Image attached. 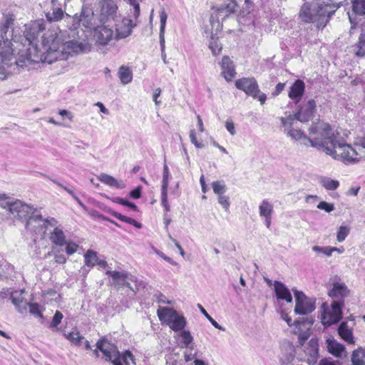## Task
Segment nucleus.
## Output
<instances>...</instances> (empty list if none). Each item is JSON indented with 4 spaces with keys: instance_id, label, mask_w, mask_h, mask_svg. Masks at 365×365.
Here are the masks:
<instances>
[{
    "instance_id": "obj_32",
    "label": "nucleus",
    "mask_w": 365,
    "mask_h": 365,
    "mask_svg": "<svg viewBox=\"0 0 365 365\" xmlns=\"http://www.w3.org/2000/svg\"><path fill=\"white\" fill-rule=\"evenodd\" d=\"M353 365H365V349L359 347L354 350L351 354Z\"/></svg>"
},
{
    "instance_id": "obj_60",
    "label": "nucleus",
    "mask_w": 365,
    "mask_h": 365,
    "mask_svg": "<svg viewBox=\"0 0 365 365\" xmlns=\"http://www.w3.org/2000/svg\"><path fill=\"white\" fill-rule=\"evenodd\" d=\"M58 113L63 118H67L69 122H71L73 120V116L71 112L66 110H60Z\"/></svg>"
},
{
    "instance_id": "obj_37",
    "label": "nucleus",
    "mask_w": 365,
    "mask_h": 365,
    "mask_svg": "<svg viewBox=\"0 0 365 365\" xmlns=\"http://www.w3.org/2000/svg\"><path fill=\"white\" fill-rule=\"evenodd\" d=\"M328 350L332 355L339 357L342 355L344 351V346L336 341H329Z\"/></svg>"
},
{
    "instance_id": "obj_59",
    "label": "nucleus",
    "mask_w": 365,
    "mask_h": 365,
    "mask_svg": "<svg viewBox=\"0 0 365 365\" xmlns=\"http://www.w3.org/2000/svg\"><path fill=\"white\" fill-rule=\"evenodd\" d=\"M142 189L140 186L130 192V196L133 199H138L141 197Z\"/></svg>"
},
{
    "instance_id": "obj_30",
    "label": "nucleus",
    "mask_w": 365,
    "mask_h": 365,
    "mask_svg": "<svg viewBox=\"0 0 365 365\" xmlns=\"http://www.w3.org/2000/svg\"><path fill=\"white\" fill-rule=\"evenodd\" d=\"M273 212V205L268 200H263L259 206V216L263 218L272 217Z\"/></svg>"
},
{
    "instance_id": "obj_29",
    "label": "nucleus",
    "mask_w": 365,
    "mask_h": 365,
    "mask_svg": "<svg viewBox=\"0 0 365 365\" xmlns=\"http://www.w3.org/2000/svg\"><path fill=\"white\" fill-rule=\"evenodd\" d=\"M50 240L52 243L63 246L66 244V236L62 230L55 227L53 232H51Z\"/></svg>"
},
{
    "instance_id": "obj_8",
    "label": "nucleus",
    "mask_w": 365,
    "mask_h": 365,
    "mask_svg": "<svg viewBox=\"0 0 365 365\" xmlns=\"http://www.w3.org/2000/svg\"><path fill=\"white\" fill-rule=\"evenodd\" d=\"M158 316L161 322L168 325L175 332L184 329L187 324L185 318L173 308L158 309Z\"/></svg>"
},
{
    "instance_id": "obj_56",
    "label": "nucleus",
    "mask_w": 365,
    "mask_h": 365,
    "mask_svg": "<svg viewBox=\"0 0 365 365\" xmlns=\"http://www.w3.org/2000/svg\"><path fill=\"white\" fill-rule=\"evenodd\" d=\"M161 202L166 212L170 211V205L168 202V192H161Z\"/></svg>"
},
{
    "instance_id": "obj_16",
    "label": "nucleus",
    "mask_w": 365,
    "mask_h": 365,
    "mask_svg": "<svg viewBox=\"0 0 365 365\" xmlns=\"http://www.w3.org/2000/svg\"><path fill=\"white\" fill-rule=\"evenodd\" d=\"M96 348L105 356V359L113 364L117 359H120V353L117 346L103 338L96 343Z\"/></svg>"
},
{
    "instance_id": "obj_21",
    "label": "nucleus",
    "mask_w": 365,
    "mask_h": 365,
    "mask_svg": "<svg viewBox=\"0 0 365 365\" xmlns=\"http://www.w3.org/2000/svg\"><path fill=\"white\" fill-rule=\"evenodd\" d=\"M220 66L222 75L227 81H231L236 74L233 61L228 56H225L221 61Z\"/></svg>"
},
{
    "instance_id": "obj_55",
    "label": "nucleus",
    "mask_w": 365,
    "mask_h": 365,
    "mask_svg": "<svg viewBox=\"0 0 365 365\" xmlns=\"http://www.w3.org/2000/svg\"><path fill=\"white\" fill-rule=\"evenodd\" d=\"M128 359L134 363V356L130 351H125L123 354H120V361L122 360L126 365H129Z\"/></svg>"
},
{
    "instance_id": "obj_13",
    "label": "nucleus",
    "mask_w": 365,
    "mask_h": 365,
    "mask_svg": "<svg viewBox=\"0 0 365 365\" xmlns=\"http://www.w3.org/2000/svg\"><path fill=\"white\" fill-rule=\"evenodd\" d=\"M295 297L294 312L297 314H308L312 313L316 308L315 298L307 297L302 291L292 289Z\"/></svg>"
},
{
    "instance_id": "obj_54",
    "label": "nucleus",
    "mask_w": 365,
    "mask_h": 365,
    "mask_svg": "<svg viewBox=\"0 0 365 365\" xmlns=\"http://www.w3.org/2000/svg\"><path fill=\"white\" fill-rule=\"evenodd\" d=\"M190 141L197 148H202L204 147V144L197 140L196 133L194 130H191L190 132Z\"/></svg>"
},
{
    "instance_id": "obj_39",
    "label": "nucleus",
    "mask_w": 365,
    "mask_h": 365,
    "mask_svg": "<svg viewBox=\"0 0 365 365\" xmlns=\"http://www.w3.org/2000/svg\"><path fill=\"white\" fill-rule=\"evenodd\" d=\"M85 258V264L90 267H93L96 264L98 256L97 252L92 250H88L86 254L84 255Z\"/></svg>"
},
{
    "instance_id": "obj_14",
    "label": "nucleus",
    "mask_w": 365,
    "mask_h": 365,
    "mask_svg": "<svg viewBox=\"0 0 365 365\" xmlns=\"http://www.w3.org/2000/svg\"><path fill=\"white\" fill-rule=\"evenodd\" d=\"M99 20L101 23H112L117 18L118 6L113 0H97Z\"/></svg>"
},
{
    "instance_id": "obj_15",
    "label": "nucleus",
    "mask_w": 365,
    "mask_h": 365,
    "mask_svg": "<svg viewBox=\"0 0 365 365\" xmlns=\"http://www.w3.org/2000/svg\"><path fill=\"white\" fill-rule=\"evenodd\" d=\"M112 23H102L97 26L93 30V36L96 42L102 46L107 45L111 40L115 38Z\"/></svg>"
},
{
    "instance_id": "obj_35",
    "label": "nucleus",
    "mask_w": 365,
    "mask_h": 365,
    "mask_svg": "<svg viewBox=\"0 0 365 365\" xmlns=\"http://www.w3.org/2000/svg\"><path fill=\"white\" fill-rule=\"evenodd\" d=\"M356 56L359 57L365 56V34H361L357 43L352 46Z\"/></svg>"
},
{
    "instance_id": "obj_38",
    "label": "nucleus",
    "mask_w": 365,
    "mask_h": 365,
    "mask_svg": "<svg viewBox=\"0 0 365 365\" xmlns=\"http://www.w3.org/2000/svg\"><path fill=\"white\" fill-rule=\"evenodd\" d=\"M322 185L327 190H335L339 186V182L328 177H324L321 179Z\"/></svg>"
},
{
    "instance_id": "obj_50",
    "label": "nucleus",
    "mask_w": 365,
    "mask_h": 365,
    "mask_svg": "<svg viewBox=\"0 0 365 365\" xmlns=\"http://www.w3.org/2000/svg\"><path fill=\"white\" fill-rule=\"evenodd\" d=\"M63 317V314L59 311H56L54 314V316L53 317L50 327H57V326L61 322Z\"/></svg>"
},
{
    "instance_id": "obj_42",
    "label": "nucleus",
    "mask_w": 365,
    "mask_h": 365,
    "mask_svg": "<svg viewBox=\"0 0 365 365\" xmlns=\"http://www.w3.org/2000/svg\"><path fill=\"white\" fill-rule=\"evenodd\" d=\"M352 10L356 14H365V0H354L352 4Z\"/></svg>"
},
{
    "instance_id": "obj_12",
    "label": "nucleus",
    "mask_w": 365,
    "mask_h": 365,
    "mask_svg": "<svg viewBox=\"0 0 365 365\" xmlns=\"http://www.w3.org/2000/svg\"><path fill=\"white\" fill-rule=\"evenodd\" d=\"M57 221L54 218L43 219L37 211L34 212L25 224V228L35 234H45L48 225L56 226Z\"/></svg>"
},
{
    "instance_id": "obj_4",
    "label": "nucleus",
    "mask_w": 365,
    "mask_h": 365,
    "mask_svg": "<svg viewBox=\"0 0 365 365\" xmlns=\"http://www.w3.org/2000/svg\"><path fill=\"white\" fill-rule=\"evenodd\" d=\"M14 19L7 17L5 21L0 24V81L5 80L9 76L16 73L19 67L24 66L22 61H17L12 55L11 43L4 39V34L9 31L11 27Z\"/></svg>"
},
{
    "instance_id": "obj_7",
    "label": "nucleus",
    "mask_w": 365,
    "mask_h": 365,
    "mask_svg": "<svg viewBox=\"0 0 365 365\" xmlns=\"http://www.w3.org/2000/svg\"><path fill=\"white\" fill-rule=\"evenodd\" d=\"M106 273L111 277L112 284L117 289L126 287L135 294L140 289L145 287L144 282L142 280H139L135 276L127 272L108 270Z\"/></svg>"
},
{
    "instance_id": "obj_10",
    "label": "nucleus",
    "mask_w": 365,
    "mask_h": 365,
    "mask_svg": "<svg viewBox=\"0 0 365 365\" xmlns=\"http://www.w3.org/2000/svg\"><path fill=\"white\" fill-rule=\"evenodd\" d=\"M344 304L342 301L332 302L330 307H327L326 304H323L322 309V323L324 326H331L338 323L342 317V309Z\"/></svg>"
},
{
    "instance_id": "obj_44",
    "label": "nucleus",
    "mask_w": 365,
    "mask_h": 365,
    "mask_svg": "<svg viewBox=\"0 0 365 365\" xmlns=\"http://www.w3.org/2000/svg\"><path fill=\"white\" fill-rule=\"evenodd\" d=\"M169 175L170 171L168 166L165 163L163 166V175L162 180L161 192H168V187L169 184Z\"/></svg>"
},
{
    "instance_id": "obj_25",
    "label": "nucleus",
    "mask_w": 365,
    "mask_h": 365,
    "mask_svg": "<svg viewBox=\"0 0 365 365\" xmlns=\"http://www.w3.org/2000/svg\"><path fill=\"white\" fill-rule=\"evenodd\" d=\"M23 292V290L15 291L13 292L11 294V299L12 303L16 307L17 310L21 314L26 312L27 305L29 304V302H27L26 300H24V298L21 297Z\"/></svg>"
},
{
    "instance_id": "obj_41",
    "label": "nucleus",
    "mask_w": 365,
    "mask_h": 365,
    "mask_svg": "<svg viewBox=\"0 0 365 365\" xmlns=\"http://www.w3.org/2000/svg\"><path fill=\"white\" fill-rule=\"evenodd\" d=\"M197 307L200 309V312L208 319V321L212 324V325L217 329L225 331V328L220 325L204 309V307L200 304H197Z\"/></svg>"
},
{
    "instance_id": "obj_31",
    "label": "nucleus",
    "mask_w": 365,
    "mask_h": 365,
    "mask_svg": "<svg viewBox=\"0 0 365 365\" xmlns=\"http://www.w3.org/2000/svg\"><path fill=\"white\" fill-rule=\"evenodd\" d=\"M217 31L219 30L216 29V34H213L211 33L210 36L209 48L214 56L220 54L222 49V44L219 42L218 37L216 36Z\"/></svg>"
},
{
    "instance_id": "obj_33",
    "label": "nucleus",
    "mask_w": 365,
    "mask_h": 365,
    "mask_svg": "<svg viewBox=\"0 0 365 365\" xmlns=\"http://www.w3.org/2000/svg\"><path fill=\"white\" fill-rule=\"evenodd\" d=\"M118 76L120 82L124 85L130 83L133 80V73L131 70L125 66L120 67L118 71Z\"/></svg>"
},
{
    "instance_id": "obj_20",
    "label": "nucleus",
    "mask_w": 365,
    "mask_h": 365,
    "mask_svg": "<svg viewBox=\"0 0 365 365\" xmlns=\"http://www.w3.org/2000/svg\"><path fill=\"white\" fill-rule=\"evenodd\" d=\"M349 294V290L343 283L335 282L329 292V295L333 299L332 302L342 301L344 303V298Z\"/></svg>"
},
{
    "instance_id": "obj_1",
    "label": "nucleus",
    "mask_w": 365,
    "mask_h": 365,
    "mask_svg": "<svg viewBox=\"0 0 365 365\" xmlns=\"http://www.w3.org/2000/svg\"><path fill=\"white\" fill-rule=\"evenodd\" d=\"M279 120L287 136L294 140H303L302 143L306 146L322 149L327 155L345 164L358 163L362 158L356 148L348 144L339 133L334 131L328 123H313L309 130L310 137H307L297 127V121L291 114L281 117Z\"/></svg>"
},
{
    "instance_id": "obj_45",
    "label": "nucleus",
    "mask_w": 365,
    "mask_h": 365,
    "mask_svg": "<svg viewBox=\"0 0 365 365\" xmlns=\"http://www.w3.org/2000/svg\"><path fill=\"white\" fill-rule=\"evenodd\" d=\"M212 187L213 192L217 195H224L227 191L226 185L222 181H214L212 183Z\"/></svg>"
},
{
    "instance_id": "obj_63",
    "label": "nucleus",
    "mask_w": 365,
    "mask_h": 365,
    "mask_svg": "<svg viewBox=\"0 0 365 365\" xmlns=\"http://www.w3.org/2000/svg\"><path fill=\"white\" fill-rule=\"evenodd\" d=\"M160 93L161 89L160 88H156L154 91L153 98L156 106H159L160 104V101L158 100V98L160 96Z\"/></svg>"
},
{
    "instance_id": "obj_28",
    "label": "nucleus",
    "mask_w": 365,
    "mask_h": 365,
    "mask_svg": "<svg viewBox=\"0 0 365 365\" xmlns=\"http://www.w3.org/2000/svg\"><path fill=\"white\" fill-rule=\"evenodd\" d=\"M338 333L341 338L349 344L354 343L352 330L348 327L346 322H342L340 324L338 328Z\"/></svg>"
},
{
    "instance_id": "obj_46",
    "label": "nucleus",
    "mask_w": 365,
    "mask_h": 365,
    "mask_svg": "<svg viewBox=\"0 0 365 365\" xmlns=\"http://www.w3.org/2000/svg\"><path fill=\"white\" fill-rule=\"evenodd\" d=\"M350 229L346 225H341L339 227L336 233V240L338 242H341L345 240L346 237L349 235Z\"/></svg>"
},
{
    "instance_id": "obj_24",
    "label": "nucleus",
    "mask_w": 365,
    "mask_h": 365,
    "mask_svg": "<svg viewBox=\"0 0 365 365\" xmlns=\"http://www.w3.org/2000/svg\"><path fill=\"white\" fill-rule=\"evenodd\" d=\"M274 289L278 299L284 300L288 303L292 302V296L291 292L284 283L275 281L274 283Z\"/></svg>"
},
{
    "instance_id": "obj_26",
    "label": "nucleus",
    "mask_w": 365,
    "mask_h": 365,
    "mask_svg": "<svg viewBox=\"0 0 365 365\" xmlns=\"http://www.w3.org/2000/svg\"><path fill=\"white\" fill-rule=\"evenodd\" d=\"M98 180L110 187H114L118 189H123L125 187V184L123 181H118L113 176L108 174L102 173L98 176Z\"/></svg>"
},
{
    "instance_id": "obj_19",
    "label": "nucleus",
    "mask_w": 365,
    "mask_h": 365,
    "mask_svg": "<svg viewBox=\"0 0 365 365\" xmlns=\"http://www.w3.org/2000/svg\"><path fill=\"white\" fill-rule=\"evenodd\" d=\"M312 321L307 319L306 320H295L294 325L295 327L294 333L298 334L299 343L303 346L310 336V327Z\"/></svg>"
},
{
    "instance_id": "obj_34",
    "label": "nucleus",
    "mask_w": 365,
    "mask_h": 365,
    "mask_svg": "<svg viewBox=\"0 0 365 365\" xmlns=\"http://www.w3.org/2000/svg\"><path fill=\"white\" fill-rule=\"evenodd\" d=\"M63 336L68 339L73 345L80 346L84 339L77 330L71 331L69 333H63Z\"/></svg>"
},
{
    "instance_id": "obj_43",
    "label": "nucleus",
    "mask_w": 365,
    "mask_h": 365,
    "mask_svg": "<svg viewBox=\"0 0 365 365\" xmlns=\"http://www.w3.org/2000/svg\"><path fill=\"white\" fill-rule=\"evenodd\" d=\"M309 346L307 348V353L312 357L315 358L318 355V342L316 339H312L309 341Z\"/></svg>"
},
{
    "instance_id": "obj_18",
    "label": "nucleus",
    "mask_w": 365,
    "mask_h": 365,
    "mask_svg": "<svg viewBox=\"0 0 365 365\" xmlns=\"http://www.w3.org/2000/svg\"><path fill=\"white\" fill-rule=\"evenodd\" d=\"M114 22L115 24H113V25L115 26V39L116 40L129 36L133 31V29L136 26L133 20L128 18H123L118 21L115 19Z\"/></svg>"
},
{
    "instance_id": "obj_49",
    "label": "nucleus",
    "mask_w": 365,
    "mask_h": 365,
    "mask_svg": "<svg viewBox=\"0 0 365 365\" xmlns=\"http://www.w3.org/2000/svg\"><path fill=\"white\" fill-rule=\"evenodd\" d=\"M29 307V312L36 317H42L41 307L37 303H29L27 307Z\"/></svg>"
},
{
    "instance_id": "obj_27",
    "label": "nucleus",
    "mask_w": 365,
    "mask_h": 365,
    "mask_svg": "<svg viewBox=\"0 0 365 365\" xmlns=\"http://www.w3.org/2000/svg\"><path fill=\"white\" fill-rule=\"evenodd\" d=\"M57 1L52 0V8L46 14V19L49 21H56L63 16V11L61 7L56 6Z\"/></svg>"
},
{
    "instance_id": "obj_9",
    "label": "nucleus",
    "mask_w": 365,
    "mask_h": 365,
    "mask_svg": "<svg viewBox=\"0 0 365 365\" xmlns=\"http://www.w3.org/2000/svg\"><path fill=\"white\" fill-rule=\"evenodd\" d=\"M235 86L237 89L244 91L246 95L257 99L261 105L265 103L267 96L262 93L259 88L258 83L255 78H242L235 81Z\"/></svg>"
},
{
    "instance_id": "obj_11",
    "label": "nucleus",
    "mask_w": 365,
    "mask_h": 365,
    "mask_svg": "<svg viewBox=\"0 0 365 365\" xmlns=\"http://www.w3.org/2000/svg\"><path fill=\"white\" fill-rule=\"evenodd\" d=\"M237 4L233 0H227L224 3L213 6L212 7V10L213 11V14L210 17V23L212 26L213 27L215 24L217 25V30L221 29V25L220 23V19L222 20L225 19L231 14H233L236 11Z\"/></svg>"
},
{
    "instance_id": "obj_22",
    "label": "nucleus",
    "mask_w": 365,
    "mask_h": 365,
    "mask_svg": "<svg viewBox=\"0 0 365 365\" xmlns=\"http://www.w3.org/2000/svg\"><path fill=\"white\" fill-rule=\"evenodd\" d=\"M305 84L303 81L298 79L290 87L288 96L292 100L298 103L301 101L304 93Z\"/></svg>"
},
{
    "instance_id": "obj_40",
    "label": "nucleus",
    "mask_w": 365,
    "mask_h": 365,
    "mask_svg": "<svg viewBox=\"0 0 365 365\" xmlns=\"http://www.w3.org/2000/svg\"><path fill=\"white\" fill-rule=\"evenodd\" d=\"M180 336L182 338V341L184 344L185 346L187 349H193L194 346L192 344L193 337L192 336L190 332L187 330L182 329L181 331Z\"/></svg>"
},
{
    "instance_id": "obj_48",
    "label": "nucleus",
    "mask_w": 365,
    "mask_h": 365,
    "mask_svg": "<svg viewBox=\"0 0 365 365\" xmlns=\"http://www.w3.org/2000/svg\"><path fill=\"white\" fill-rule=\"evenodd\" d=\"M312 250L317 254H322L327 257H331V247L330 246H326V247H320L315 245L312 247Z\"/></svg>"
},
{
    "instance_id": "obj_52",
    "label": "nucleus",
    "mask_w": 365,
    "mask_h": 365,
    "mask_svg": "<svg viewBox=\"0 0 365 365\" xmlns=\"http://www.w3.org/2000/svg\"><path fill=\"white\" fill-rule=\"evenodd\" d=\"M317 208L323 210L327 212H330L334 210V206L331 203H328L325 201H322L317 205Z\"/></svg>"
},
{
    "instance_id": "obj_2",
    "label": "nucleus",
    "mask_w": 365,
    "mask_h": 365,
    "mask_svg": "<svg viewBox=\"0 0 365 365\" xmlns=\"http://www.w3.org/2000/svg\"><path fill=\"white\" fill-rule=\"evenodd\" d=\"M84 48L83 43L75 40L63 43L61 33L45 34L42 36L40 59L41 61L52 63L55 61L66 59L69 55L81 52Z\"/></svg>"
},
{
    "instance_id": "obj_6",
    "label": "nucleus",
    "mask_w": 365,
    "mask_h": 365,
    "mask_svg": "<svg viewBox=\"0 0 365 365\" xmlns=\"http://www.w3.org/2000/svg\"><path fill=\"white\" fill-rule=\"evenodd\" d=\"M0 207L6 210L14 220L25 223L30 216L36 212V209L19 200H10V198L4 193H0Z\"/></svg>"
},
{
    "instance_id": "obj_62",
    "label": "nucleus",
    "mask_w": 365,
    "mask_h": 365,
    "mask_svg": "<svg viewBox=\"0 0 365 365\" xmlns=\"http://www.w3.org/2000/svg\"><path fill=\"white\" fill-rule=\"evenodd\" d=\"M285 83H279L277 84L274 91L272 92V96H278L284 88Z\"/></svg>"
},
{
    "instance_id": "obj_23",
    "label": "nucleus",
    "mask_w": 365,
    "mask_h": 365,
    "mask_svg": "<svg viewBox=\"0 0 365 365\" xmlns=\"http://www.w3.org/2000/svg\"><path fill=\"white\" fill-rule=\"evenodd\" d=\"M168 19V15L166 12L163 10L160 13V45L161 50V56L163 61L166 63V54L165 52V31L166 21Z\"/></svg>"
},
{
    "instance_id": "obj_61",
    "label": "nucleus",
    "mask_w": 365,
    "mask_h": 365,
    "mask_svg": "<svg viewBox=\"0 0 365 365\" xmlns=\"http://www.w3.org/2000/svg\"><path fill=\"white\" fill-rule=\"evenodd\" d=\"M55 262L58 264H64L66 262V258L63 254L55 253L54 254Z\"/></svg>"
},
{
    "instance_id": "obj_57",
    "label": "nucleus",
    "mask_w": 365,
    "mask_h": 365,
    "mask_svg": "<svg viewBox=\"0 0 365 365\" xmlns=\"http://www.w3.org/2000/svg\"><path fill=\"white\" fill-rule=\"evenodd\" d=\"M192 349H187L184 352V358L186 362L197 359V352L192 353Z\"/></svg>"
},
{
    "instance_id": "obj_36",
    "label": "nucleus",
    "mask_w": 365,
    "mask_h": 365,
    "mask_svg": "<svg viewBox=\"0 0 365 365\" xmlns=\"http://www.w3.org/2000/svg\"><path fill=\"white\" fill-rule=\"evenodd\" d=\"M108 212L112 216L118 219L119 220L126 222V223H128V224H130V225H133V226H135L137 228H141V227H142V225L140 222L135 221V220H133L129 217L123 215L122 214L118 213V212L111 210H109Z\"/></svg>"
},
{
    "instance_id": "obj_51",
    "label": "nucleus",
    "mask_w": 365,
    "mask_h": 365,
    "mask_svg": "<svg viewBox=\"0 0 365 365\" xmlns=\"http://www.w3.org/2000/svg\"><path fill=\"white\" fill-rule=\"evenodd\" d=\"M218 202L222 206V207L227 211L229 210L230 203L229 200V197L224 195H218Z\"/></svg>"
},
{
    "instance_id": "obj_5",
    "label": "nucleus",
    "mask_w": 365,
    "mask_h": 365,
    "mask_svg": "<svg viewBox=\"0 0 365 365\" xmlns=\"http://www.w3.org/2000/svg\"><path fill=\"white\" fill-rule=\"evenodd\" d=\"M44 29L45 28L43 26V21H39L33 22L28 27L26 26L25 31V37L29 45L32 46V48H29L28 50L26 57L23 58L21 56L19 59L15 58L17 61H22V63L24 64V66L19 67V70L16 73H19L21 68H23L24 66H27V65L31 62H38L41 61L40 57L42 48L38 51L37 46H34V41L38 37L40 33L42 32ZM4 36H5L4 39H7L11 43L10 48H11L12 55L14 58H16L13 53V48H11V42L9 41L7 36V32L6 34H4Z\"/></svg>"
},
{
    "instance_id": "obj_3",
    "label": "nucleus",
    "mask_w": 365,
    "mask_h": 365,
    "mask_svg": "<svg viewBox=\"0 0 365 365\" xmlns=\"http://www.w3.org/2000/svg\"><path fill=\"white\" fill-rule=\"evenodd\" d=\"M334 1L314 0L311 3L306 2L302 6L299 17L303 21L315 24L319 29H323L339 8Z\"/></svg>"
},
{
    "instance_id": "obj_47",
    "label": "nucleus",
    "mask_w": 365,
    "mask_h": 365,
    "mask_svg": "<svg viewBox=\"0 0 365 365\" xmlns=\"http://www.w3.org/2000/svg\"><path fill=\"white\" fill-rule=\"evenodd\" d=\"M112 200H113V202H114L115 203L128 207L133 211H138V207L133 202H129L127 200H125L120 197H113Z\"/></svg>"
},
{
    "instance_id": "obj_17",
    "label": "nucleus",
    "mask_w": 365,
    "mask_h": 365,
    "mask_svg": "<svg viewBox=\"0 0 365 365\" xmlns=\"http://www.w3.org/2000/svg\"><path fill=\"white\" fill-rule=\"evenodd\" d=\"M316 110V102L314 100L311 99L307 102L300 105L298 111L292 115L295 118L296 121H300L302 123L308 122L310 120Z\"/></svg>"
},
{
    "instance_id": "obj_53",
    "label": "nucleus",
    "mask_w": 365,
    "mask_h": 365,
    "mask_svg": "<svg viewBox=\"0 0 365 365\" xmlns=\"http://www.w3.org/2000/svg\"><path fill=\"white\" fill-rule=\"evenodd\" d=\"M65 245H66V252L68 255H71L74 254L77 251V249L78 247V245L77 244L72 242H66Z\"/></svg>"
},
{
    "instance_id": "obj_64",
    "label": "nucleus",
    "mask_w": 365,
    "mask_h": 365,
    "mask_svg": "<svg viewBox=\"0 0 365 365\" xmlns=\"http://www.w3.org/2000/svg\"><path fill=\"white\" fill-rule=\"evenodd\" d=\"M318 365H336V364L330 359H323L319 361Z\"/></svg>"
},
{
    "instance_id": "obj_58",
    "label": "nucleus",
    "mask_w": 365,
    "mask_h": 365,
    "mask_svg": "<svg viewBox=\"0 0 365 365\" xmlns=\"http://www.w3.org/2000/svg\"><path fill=\"white\" fill-rule=\"evenodd\" d=\"M225 127L230 135H234L236 133L235 124L232 119H227L225 123Z\"/></svg>"
}]
</instances>
